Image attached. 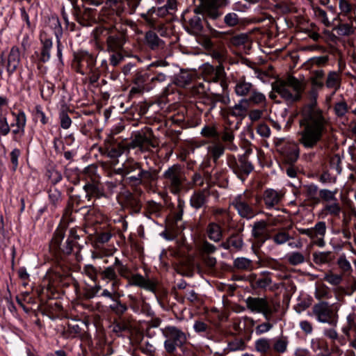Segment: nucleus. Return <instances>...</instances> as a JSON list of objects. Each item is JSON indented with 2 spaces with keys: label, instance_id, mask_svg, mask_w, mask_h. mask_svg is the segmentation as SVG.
Instances as JSON below:
<instances>
[{
  "label": "nucleus",
  "instance_id": "nucleus-1",
  "mask_svg": "<svg viewBox=\"0 0 356 356\" xmlns=\"http://www.w3.org/2000/svg\"><path fill=\"white\" fill-rule=\"evenodd\" d=\"M318 92L316 89H310L308 102L300 112L298 141L306 149L314 148L330 129L329 118L317 103Z\"/></svg>",
  "mask_w": 356,
  "mask_h": 356
},
{
  "label": "nucleus",
  "instance_id": "nucleus-2",
  "mask_svg": "<svg viewBox=\"0 0 356 356\" xmlns=\"http://www.w3.org/2000/svg\"><path fill=\"white\" fill-rule=\"evenodd\" d=\"M194 15L188 19L184 18L186 30L192 35H200L203 30L202 18L217 21L222 15L219 10L227 4V0H197Z\"/></svg>",
  "mask_w": 356,
  "mask_h": 356
},
{
  "label": "nucleus",
  "instance_id": "nucleus-3",
  "mask_svg": "<svg viewBox=\"0 0 356 356\" xmlns=\"http://www.w3.org/2000/svg\"><path fill=\"white\" fill-rule=\"evenodd\" d=\"M163 184L173 195H179L183 190L184 184L186 181L185 170L178 163L174 164L168 168L162 174Z\"/></svg>",
  "mask_w": 356,
  "mask_h": 356
},
{
  "label": "nucleus",
  "instance_id": "nucleus-4",
  "mask_svg": "<svg viewBox=\"0 0 356 356\" xmlns=\"http://www.w3.org/2000/svg\"><path fill=\"white\" fill-rule=\"evenodd\" d=\"M273 88L283 99L290 102L299 100L304 89L302 83L293 76L277 81Z\"/></svg>",
  "mask_w": 356,
  "mask_h": 356
},
{
  "label": "nucleus",
  "instance_id": "nucleus-5",
  "mask_svg": "<svg viewBox=\"0 0 356 356\" xmlns=\"http://www.w3.org/2000/svg\"><path fill=\"white\" fill-rule=\"evenodd\" d=\"M234 86V92L238 97L245 98L253 104H265L266 102V97L264 94L257 90L256 88L250 82L246 81L244 76H241L236 79Z\"/></svg>",
  "mask_w": 356,
  "mask_h": 356
},
{
  "label": "nucleus",
  "instance_id": "nucleus-6",
  "mask_svg": "<svg viewBox=\"0 0 356 356\" xmlns=\"http://www.w3.org/2000/svg\"><path fill=\"white\" fill-rule=\"evenodd\" d=\"M163 336L165 337L164 348L169 354H173L177 348L184 346L187 341L184 332L176 326L168 325L161 329Z\"/></svg>",
  "mask_w": 356,
  "mask_h": 356
},
{
  "label": "nucleus",
  "instance_id": "nucleus-7",
  "mask_svg": "<svg viewBox=\"0 0 356 356\" xmlns=\"http://www.w3.org/2000/svg\"><path fill=\"white\" fill-rule=\"evenodd\" d=\"M231 204L237 211L240 217L246 220L252 219L259 212L251 196L245 193L234 197Z\"/></svg>",
  "mask_w": 356,
  "mask_h": 356
},
{
  "label": "nucleus",
  "instance_id": "nucleus-8",
  "mask_svg": "<svg viewBox=\"0 0 356 356\" xmlns=\"http://www.w3.org/2000/svg\"><path fill=\"white\" fill-rule=\"evenodd\" d=\"M74 63L76 72L84 75L92 74V81H96L98 76L95 75L96 58L88 51H80L74 56Z\"/></svg>",
  "mask_w": 356,
  "mask_h": 356
},
{
  "label": "nucleus",
  "instance_id": "nucleus-9",
  "mask_svg": "<svg viewBox=\"0 0 356 356\" xmlns=\"http://www.w3.org/2000/svg\"><path fill=\"white\" fill-rule=\"evenodd\" d=\"M246 306L253 313L261 314L266 321H270L273 313L277 311L278 305H271L265 298L248 297Z\"/></svg>",
  "mask_w": 356,
  "mask_h": 356
},
{
  "label": "nucleus",
  "instance_id": "nucleus-10",
  "mask_svg": "<svg viewBox=\"0 0 356 356\" xmlns=\"http://www.w3.org/2000/svg\"><path fill=\"white\" fill-rule=\"evenodd\" d=\"M312 313L319 323L334 325L337 322V313L333 305L327 302L321 301L315 304L312 307Z\"/></svg>",
  "mask_w": 356,
  "mask_h": 356
},
{
  "label": "nucleus",
  "instance_id": "nucleus-11",
  "mask_svg": "<svg viewBox=\"0 0 356 356\" xmlns=\"http://www.w3.org/2000/svg\"><path fill=\"white\" fill-rule=\"evenodd\" d=\"M277 151L282 156L284 161L290 165L296 162L300 155V149L297 143L293 141L279 139L276 143Z\"/></svg>",
  "mask_w": 356,
  "mask_h": 356
},
{
  "label": "nucleus",
  "instance_id": "nucleus-12",
  "mask_svg": "<svg viewBox=\"0 0 356 356\" xmlns=\"http://www.w3.org/2000/svg\"><path fill=\"white\" fill-rule=\"evenodd\" d=\"M21 54L18 47L13 46L6 58L4 54L0 55L1 61L3 64L8 78L19 69H21Z\"/></svg>",
  "mask_w": 356,
  "mask_h": 356
},
{
  "label": "nucleus",
  "instance_id": "nucleus-13",
  "mask_svg": "<svg viewBox=\"0 0 356 356\" xmlns=\"http://www.w3.org/2000/svg\"><path fill=\"white\" fill-rule=\"evenodd\" d=\"M227 163L241 179H243V176H248L254 170L253 165L244 156H241L237 160L234 156H229Z\"/></svg>",
  "mask_w": 356,
  "mask_h": 356
},
{
  "label": "nucleus",
  "instance_id": "nucleus-14",
  "mask_svg": "<svg viewBox=\"0 0 356 356\" xmlns=\"http://www.w3.org/2000/svg\"><path fill=\"white\" fill-rule=\"evenodd\" d=\"M65 227L59 225L56 229L54 236L51 241V248L55 250H59L65 254H69L72 252L74 245V241L72 238H67L65 243L62 244V241L65 237Z\"/></svg>",
  "mask_w": 356,
  "mask_h": 356
},
{
  "label": "nucleus",
  "instance_id": "nucleus-15",
  "mask_svg": "<svg viewBox=\"0 0 356 356\" xmlns=\"http://www.w3.org/2000/svg\"><path fill=\"white\" fill-rule=\"evenodd\" d=\"M308 236L314 245L320 248L325 245L324 237L326 232L325 222L321 221L317 222L314 227L309 228Z\"/></svg>",
  "mask_w": 356,
  "mask_h": 356
},
{
  "label": "nucleus",
  "instance_id": "nucleus-16",
  "mask_svg": "<svg viewBox=\"0 0 356 356\" xmlns=\"http://www.w3.org/2000/svg\"><path fill=\"white\" fill-rule=\"evenodd\" d=\"M128 298L131 301L130 307L136 314H144L147 316H152L154 312L149 303L144 300L138 299L133 295H129Z\"/></svg>",
  "mask_w": 356,
  "mask_h": 356
},
{
  "label": "nucleus",
  "instance_id": "nucleus-17",
  "mask_svg": "<svg viewBox=\"0 0 356 356\" xmlns=\"http://www.w3.org/2000/svg\"><path fill=\"white\" fill-rule=\"evenodd\" d=\"M282 197L283 195L281 192L268 188L264 192L262 198L266 209H271L279 205Z\"/></svg>",
  "mask_w": 356,
  "mask_h": 356
},
{
  "label": "nucleus",
  "instance_id": "nucleus-18",
  "mask_svg": "<svg viewBox=\"0 0 356 356\" xmlns=\"http://www.w3.org/2000/svg\"><path fill=\"white\" fill-rule=\"evenodd\" d=\"M250 102L246 100L245 98H242L233 106H229L227 109V114L228 115L243 119L246 116V113Z\"/></svg>",
  "mask_w": 356,
  "mask_h": 356
},
{
  "label": "nucleus",
  "instance_id": "nucleus-19",
  "mask_svg": "<svg viewBox=\"0 0 356 356\" xmlns=\"http://www.w3.org/2000/svg\"><path fill=\"white\" fill-rule=\"evenodd\" d=\"M125 36L122 33H113L106 39V49L108 52L122 51L125 43Z\"/></svg>",
  "mask_w": 356,
  "mask_h": 356
},
{
  "label": "nucleus",
  "instance_id": "nucleus-20",
  "mask_svg": "<svg viewBox=\"0 0 356 356\" xmlns=\"http://www.w3.org/2000/svg\"><path fill=\"white\" fill-rule=\"evenodd\" d=\"M177 7L176 0H168L167 3L161 5V6H154L150 8L147 15L143 17H145L147 15H154L158 17H165L168 14L170 13L171 11L174 10Z\"/></svg>",
  "mask_w": 356,
  "mask_h": 356
},
{
  "label": "nucleus",
  "instance_id": "nucleus-21",
  "mask_svg": "<svg viewBox=\"0 0 356 356\" xmlns=\"http://www.w3.org/2000/svg\"><path fill=\"white\" fill-rule=\"evenodd\" d=\"M130 285L137 286L145 290L154 292L155 284L149 279H146L140 274H134L129 277Z\"/></svg>",
  "mask_w": 356,
  "mask_h": 356
},
{
  "label": "nucleus",
  "instance_id": "nucleus-22",
  "mask_svg": "<svg viewBox=\"0 0 356 356\" xmlns=\"http://www.w3.org/2000/svg\"><path fill=\"white\" fill-rule=\"evenodd\" d=\"M243 245L244 243L242 235L239 234H232L225 241L222 242L220 246L226 250L233 248L238 251L243 248Z\"/></svg>",
  "mask_w": 356,
  "mask_h": 356
},
{
  "label": "nucleus",
  "instance_id": "nucleus-23",
  "mask_svg": "<svg viewBox=\"0 0 356 356\" xmlns=\"http://www.w3.org/2000/svg\"><path fill=\"white\" fill-rule=\"evenodd\" d=\"M208 198L209 192L205 189L194 192L191 196L190 204L193 208L199 209L206 204Z\"/></svg>",
  "mask_w": 356,
  "mask_h": 356
},
{
  "label": "nucleus",
  "instance_id": "nucleus-24",
  "mask_svg": "<svg viewBox=\"0 0 356 356\" xmlns=\"http://www.w3.org/2000/svg\"><path fill=\"white\" fill-rule=\"evenodd\" d=\"M41 49L39 55V60L42 63H47L51 58V49L53 47V42L51 38L47 37H41Z\"/></svg>",
  "mask_w": 356,
  "mask_h": 356
},
{
  "label": "nucleus",
  "instance_id": "nucleus-25",
  "mask_svg": "<svg viewBox=\"0 0 356 356\" xmlns=\"http://www.w3.org/2000/svg\"><path fill=\"white\" fill-rule=\"evenodd\" d=\"M254 350L263 355L272 352V339L261 337L254 341Z\"/></svg>",
  "mask_w": 356,
  "mask_h": 356
},
{
  "label": "nucleus",
  "instance_id": "nucleus-26",
  "mask_svg": "<svg viewBox=\"0 0 356 356\" xmlns=\"http://www.w3.org/2000/svg\"><path fill=\"white\" fill-rule=\"evenodd\" d=\"M225 146L219 143H213L207 146V154L209 157L216 163L218 159L223 155Z\"/></svg>",
  "mask_w": 356,
  "mask_h": 356
},
{
  "label": "nucleus",
  "instance_id": "nucleus-27",
  "mask_svg": "<svg viewBox=\"0 0 356 356\" xmlns=\"http://www.w3.org/2000/svg\"><path fill=\"white\" fill-rule=\"evenodd\" d=\"M207 234L209 238L214 242H219L222 238L221 227L216 222H210L207 227Z\"/></svg>",
  "mask_w": 356,
  "mask_h": 356
},
{
  "label": "nucleus",
  "instance_id": "nucleus-28",
  "mask_svg": "<svg viewBox=\"0 0 356 356\" xmlns=\"http://www.w3.org/2000/svg\"><path fill=\"white\" fill-rule=\"evenodd\" d=\"M140 167V165L134 160H127L122 164V167L116 170V172L123 176H127L136 170L139 171Z\"/></svg>",
  "mask_w": 356,
  "mask_h": 356
},
{
  "label": "nucleus",
  "instance_id": "nucleus-29",
  "mask_svg": "<svg viewBox=\"0 0 356 356\" xmlns=\"http://www.w3.org/2000/svg\"><path fill=\"white\" fill-rule=\"evenodd\" d=\"M312 256L314 262L317 265L329 264L334 259V254L330 251L315 252Z\"/></svg>",
  "mask_w": 356,
  "mask_h": 356
},
{
  "label": "nucleus",
  "instance_id": "nucleus-30",
  "mask_svg": "<svg viewBox=\"0 0 356 356\" xmlns=\"http://www.w3.org/2000/svg\"><path fill=\"white\" fill-rule=\"evenodd\" d=\"M209 55L219 64H222L227 58V49L222 45L215 46L211 48L209 51Z\"/></svg>",
  "mask_w": 356,
  "mask_h": 356
},
{
  "label": "nucleus",
  "instance_id": "nucleus-31",
  "mask_svg": "<svg viewBox=\"0 0 356 356\" xmlns=\"http://www.w3.org/2000/svg\"><path fill=\"white\" fill-rule=\"evenodd\" d=\"M289 340L286 337H275L272 339V350L282 354L287 350Z\"/></svg>",
  "mask_w": 356,
  "mask_h": 356
},
{
  "label": "nucleus",
  "instance_id": "nucleus-32",
  "mask_svg": "<svg viewBox=\"0 0 356 356\" xmlns=\"http://www.w3.org/2000/svg\"><path fill=\"white\" fill-rule=\"evenodd\" d=\"M221 139L225 143V147L231 150L236 151L237 146L234 143V134L232 130L225 129L221 134Z\"/></svg>",
  "mask_w": 356,
  "mask_h": 356
},
{
  "label": "nucleus",
  "instance_id": "nucleus-33",
  "mask_svg": "<svg viewBox=\"0 0 356 356\" xmlns=\"http://www.w3.org/2000/svg\"><path fill=\"white\" fill-rule=\"evenodd\" d=\"M341 85V76L339 72L331 71L328 73L325 86L327 88L334 89V92L337 91Z\"/></svg>",
  "mask_w": 356,
  "mask_h": 356
},
{
  "label": "nucleus",
  "instance_id": "nucleus-34",
  "mask_svg": "<svg viewBox=\"0 0 356 356\" xmlns=\"http://www.w3.org/2000/svg\"><path fill=\"white\" fill-rule=\"evenodd\" d=\"M266 227L267 223L264 220L255 222L252 227V236L258 239H264V236L266 232Z\"/></svg>",
  "mask_w": 356,
  "mask_h": 356
},
{
  "label": "nucleus",
  "instance_id": "nucleus-35",
  "mask_svg": "<svg viewBox=\"0 0 356 356\" xmlns=\"http://www.w3.org/2000/svg\"><path fill=\"white\" fill-rule=\"evenodd\" d=\"M193 79L191 73L187 71H181L175 78L174 83L179 87H186L188 86Z\"/></svg>",
  "mask_w": 356,
  "mask_h": 356
},
{
  "label": "nucleus",
  "instance_id": "nucleus-36",
  "mask_svg": "<svg viewBox=\"0 0 356 356\" xmlns=\"http://www.w3.org/2000/svg\"><path fill=\"white\" fill-rule=\"evenodd\" d=\"M83 189L86 193V197H88V200L92 197L99 198L104 196L103 191L97 184L90 183L86 184L84 185Z\"/></svg>",
  "mask_w": 356,
  "mask_h": 356
},
{
  "label": "nucleus",
  "instance_id": "nucleus-37",
  "mask_svg": "<svg viewBox=\"0 0 356 356\" xmlns=\"http://www.w3.org/2000/svg\"><path fill=\"white\" fill-rule=\"evenodd\" d=\"M147 44L152 49H156L162 42V40L158 37L156 33L152 31L146 33L145 37Z\"/></svg>",
  "mask_w": 356,
  "mask_h": 356
},
{
  "label": "nucleus",
  "instance_id": "nucleus-38",
  "mask_svg": "<svg viewBox=\"0 0 356 356\" xmlns=\"http://www.w3.org/2000/svg\"><path fill=\"white\" fill-rule=\"evenodd\" d=\"M319 191L317 185L311 184L304 186V192L308 199L318 201L319 199Z\"/></svg>",
  "mask_w": 356,
  "mask_h": 356
},
{
  "label": "nucleus",
  "instance_id": "nucleus-39",
  "mask_svg": "<svg viewBox=\"0 0 356 356\" xmlns=\"http://www.w3.org/2000/svg\"><path fill=\"white\" fill-rule=\"evenodd\" d=\"M246 345L244 341L241 338H235L233 340L229 341L225 350L228 351H239L245 350Z\"/></svg>",
  "mask_w": 356,
  "mask_h": 356
},
{
  "label": "nucleus",
  "instance_id": "nucleus-40",
  "mask_svg": "<svg viewBox=\"0 0 356 356\" xmlns=\"http://www.w3.org/2000/svg\"><path fill=\"white\" fill-rule=\"evenodd\" d=\"M312 305V298L309 297H298L297 299V304L294 306L295 311L301 314L306 310Z\"/></svg>",
  "mask_w": 356,
  "mask_h": 356
},
{
  "label": "nucleus",
  "instance_id": "nucleus-41",
  "mask_svg": "<svg viewBox=\"0 0 356 356\" xmlns=\"http://www.w3.org/2000/svg\"><path fill=\"white\" fill-rule=\"evenodd\" d=\"M323 209L327 213L334 216H339L341 211V206L337 201V199L331 202L325 203Z\"/></svg>",
  "mask_w": 356,
  "mask_h": 356
},
{
  "label": "nucleus",
  "instance_id": "nucleus-42",
  "mask_svg": "<svg viewBox=\"0 0 356 356\" xmlns=\"http://www.w3.org/2000/svg\"><path fill=\"white\" fill-rule=\"evenodd\" d=\"M49 200L54 208H56L62 200V193L56 187H51L49 190Z\"/></svg>",
  "mask_w": 356,
  "mask_h": 356
},
{
  "label": "nucleus",
  "instance_id": "nucleus-43",
  "mask_svg": "<svg viewBox=\"0 0 356 356\" xmlns=\"http://www.w3.org/2000/svg\"><path fill=\"white\" fill-rule=\"evenodd\" d=\"M223 23L228 27H235L241 23V18L235 13H228L224 17Z\"/></svg>",
  "mask_w": 356,
  "mask_h": 356
},
{
  "label": "nucleus",
  "instance_id": "nucleus-44",
  "mask_svg": "<svg viewBox=\"0 0 356 356\" xmlns=\"http://www.w3.org/2000/svg\"><path fill=\"white\" fill-rule=\"evenodd\" d=\"M124 152V149L119 145H111L106 149V154L111 159H117Z\"/></svg>",
  "mask_w": 356,
  "mask_h": 356
},
{
  "label": "nucleus",
  "instance_id": "nucleus-45",
  "mask_svg": "<svg viewBox=\"0 0 356 356\" xmlns=\"http://www.w3.org/2000/svg\"><path fill=\"white\" fill-rule=\"evenodd\" d=\"M336 194L337 191H330L328 189H321L319 191V197L325 203L336 200Z\"/></svg>",
  "mask_w": 356,
  "mask_h": 356
},
{
  "label": "nucleus",
  "instance_id": "nucleus-46",
  "mask_svg": "<svg viewBox=\"0 0 356 356\" xmlns=\"http://www.w3.org/2000/svg\"><path fill=\"white\" fill-rule=\"evenodd\" d=\"M142 179L143 184L146 183H150L156 179V173L154 170H145L141 167L138 171Z\"/></svg>",
  "mask_w": 356,
  "mask_h": 356
},
{
  "label": "nucleus",
  "instance_id": "nucleus-47",
  "mask_svg": "<svg viewBox=\"0 0 356 356\" xmlns=\"http://www.w3.org/2000/svg\"><path fill=\"white\" fill-rule=\"evenodd\" d=\"M287 260L290 264L296 266L304 263L305 257L299 252H292L287 255Z\"/></svg>",
  "mask_w": 356,
  "mask_h": 356
},
{
  "label": "nucleus",
  "instance_id": "nucleus-48",
  "mask_svg": "<svg viewBox=\"0 0 356 356\" xmlns=\"http://www.w3.org/2000/svg\"><path fill=\"white\" fill-rule=\"evenodd\" d=\"M113 301V303L109 305V308L113 312L118 316H121L126 312L127 307L125 305L121 303V302L117 299Z\"/></svg>",
  "mask_w": 356,
  "mask_h": 356
},
{
  "label": "nucleus",
  "instance_id": "nucleus-49",
  "mask_svg": "<svg viewBox=\"0 0 356 356\" xmlns=\"http://www.w3.org/2000/svg\"><path fill=\"white\" fill-rule=\"evenodd\" d=\"M315 17L325 26H330V22L328 19L326 12L319 7L314 8Z\"/></svg>",
  "mask_w": 356,
  "mask_h": 356
},
{
  "label": "nucleus",
  "instance_id": "nucleus-50",
  "mask_svg": "<svg viewBox=\"0 0 356 356\" xmlns=\"http://www.w3.org/2000/svg\"><path fill=\"white\" fill-rule=\"evenodd\" d=\"M234 266L240 270L250 269L252 266V261L245 257H238L234 261Z\"/></svg>",
  "mask_w": 356,
  "mask_h": 356
},
{
  "label": "nucleus",
  "instance_id": "nucleus-51",
  "mask_svg": "<svg viewBox=\"0 0 356 356\" xmlns=\"http://www.w3.org/2000/svg\"><path fill=\"white\" fill-rule=\"evenodd\" d=\"M101 275L102 280H106L108 281L117 280L118 278V275L113 266L106 267L102 271Z\"/></svg>",
  "mask_w": 356,
  "mask_h": 356
},
{
  "label": "nucleus",
  "instance_id": "nucleus-52",
  "mask_svg": "<svg viewBox=\"0 0 356 356\" xmlns=\"http://www.w3.org/2000/svg\"><path fill=\"white\" fill-rule=\"evenodd\" d=\"M337 33L340 35H350L354 33V29L350 24L341 23L336 28Z\"/></svg>",
  "mask_w": 356,
  "mask_h": 356
},
{
  "label": "nucleus",
  "instance_id": "nucleus-53",
  "mask_svg": "<svg viewBox=\"0 0 356 356\" xmlns=\"http://www.w3.org/2000/svg\"><path fill=\"white\" fill-rule=\"evenodd\" d=\"M207 86L204 83L200 82L195 86H193L191 88V95L193 96H197L199 98L205 95Z\"/></svg>",
  "mask_w": 356,
  "mask_h": 356
},
{
  "label": "nucleus",
  "instance_id": "nucleus-54",
  "mask_svg": "<svg viewBox=\"0 0 356 356\" xmlns=\"http://www.w3.org/2000/svg\"><path fill=\"white\" fill-rule=\"evenodd\" d=\"M21 156V151L18 148H14L10 153V159L12 163V170L15 172L19 165V158Z\"/></svg>",
  "mask_w": 356,
  "mask_h": 356
},
{
  "label": "nucleus",
  "instance_id": "nucleus-55",
  "mask_svg": "<svg viewBox=\"0 0 356 356\" xmlns=\"http://www.w3.org/2000/svg\"><path fill=\"white\" fill-rule=\"evenodd\" d=\"M51 26L54 29L56 38H57V35L59 36V38H61L63 35V29L58 17H52L51 18Z\"/></svg>",
  "mask_w": 356,
  "mask_h": 356
},
{
  "label": "nucleus",
  "instance_id": "nucleus-56",
  "mask_svg": "<svg viewBox=\"0 0 356 356\" xmlns=\"http://www.w3.org/2000/svg\"><path fill=\"white\" fill-rule=\"evenodd\" d=\"M34 116L37 120H40L42 124H46L49 122V118L46 116L41 105H36L35 106Z\"/></svg>",
  "mask_w": 356,
  "mask_h": 356
},
{
  "label": "nucleus",
  "instance_id": "nucleus-57",
  "mask_svg": "<svg viewBox=\"0 0 356 356\" xmlns=\"http://www.w3.org/2000/svg\"><path fill=\"white\" fill-rule=\"evenodd\" d=\"M290 239L291 236L285 232H280L272 237V240L277 245H282Z\"/></svg>",
  "mask_w": 356,
  "mask_h": 356
},
{
  "label": "nucleus",
  "instance_id": "nucleus-58",
  "mask_svg": "<svg viewBox=\"0 0 356 356\" xmlns=\"http://www.w3.org/2000/svg\"><path fill=\"white\" fill-rule=\"evenodd\" d=\"M323 280L329 284L337 286L342 281V277L340 275L328 273L325 275Z\"/></svg>",
  "mask_w": 356,
  "mask_h": 356
},
{
  "label": "nucleus",
  "instance_id": "nucleus-59",
  "mask_svg": "<svg viewBox=\"0 0 356 356\" xmlns=\"http://www.w3.org/2000/svg\"><path fill=\"white\" fill-rule=\"evenodd\" d=\"M273 327V325L272 323H270V321H266V322L262 323L256 326L255 334L257 335H261V334H265V333L269 332L270 330H271Z\"/></svg>",
  "mask_w": 356,
  "mask_h": 356
},
{
  "label": "nucleus",
  "instance_id": "nucleus-60",
  "mask_svg": "<svg viewBox=\"0 0 356 356\" xmlns=\"http://www.w3.org/2000/svg\"><path fill=\"white\" fill-rule=\"evenodd\" d=\"M337 264L339 268L345 273L350 272L352 269L350 263L344 255H341L339 257Z\"/></svg>",
  "mask_w": 356,
  "mask_h": 356
},
{
  "label": "nucleus",
  "instance_id": "nucleus-61",
  "mask_svg": "<svg viewBox=\"0 0 356 356\" xmlns=\"http://www.w3.org/2000/svg\"><path fill=\"white\" fill-rule=\"evenodd\" d=\"M83 273L92 281H95L97 278V271L91 264L85 265L83 268Z\"/></svg>",
  "mask_w": 356,
  "mask_h": 356
},
{
  "label": "nucleus",
  "instance_id": "nucleus-62",
  "mask_svg": "<svg viewBox=\"0 0 356 356\" xmlns=\"http://www.w3.org/2000/svg\"><path fill=\"white\" fill-rule=\"evenodd\" d=\"M272 283L271 278L268 275H264L255 280V285L260 289H266Z\"/></svg>",
  "mask_w": 356,
  "mask_h": 356
},
{
  "label": "nucleus",
  "instance_id": "nucleus-63",
  "mask_svg": "<svg viewBox=\"0 0 356 356\" xmlns=\"http://www.w3.org/2000/svg\"><path fill=\"white\" fill-rule=\"evenodd\" d=\"M334 109L337 116L342 117L348 111V105L345 102L341 101L335 104Z\"/></svg>",
  "mask_w": 356,
  "mask_h": 356
},
{
  "label": "nucleus",
  "instance_id": "nucleus-64",
  "mask_svg": "<svg viewBox=\"0 0 356 356\" xmlns=\"http://www.w3.org/2000/svg\"><path fill=\"white\" fill-rule=\"evenodd\" d=\"M193 327L197 334L207 333L209 330V325L202 321H195Z\"/></svg>",
  "mask_w": 356,
  "mask_h": 356
}]
</instances>
